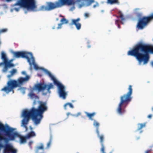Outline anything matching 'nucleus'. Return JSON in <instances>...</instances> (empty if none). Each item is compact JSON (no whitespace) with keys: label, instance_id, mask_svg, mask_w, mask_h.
<instances>
[{"label":"nucleus","instance_id":"nucleus-25","mask_svg":"<svg viewBox=\"0 0 153 153\" xmlns=\"http://www.w3.org/2000/svg\"><path fill=\"white\" fill-rule=\"evenodd\" d=\"M146 123H138V128L137 130H139L142 129L143 127H144L146 126Z\"/></svg>","mask_w":153,"mask_h":153},{"label":"nucleus","instance_id":"nucleus-21","mask_svg":"<svg viewBox=\"0 0 153 153\" xmlns=\"http://www.w3.org/2000/svg\"><path fill=\"white\" fill-rule=\"evenodd\" d=\"M1 59H3L4 62H6L7 60L6 55L4 52H2L1 53Z\"/></svg>","mask_w":153,"mask_h":153},{"label":"nucleus","instance_id":"nucleus-47","mask_svg":"<svg viewBox=\"0 0 153 153\" xmlns=\"http://www.w3.org/2000/svg\"><path fill=\"white\" fill-rule=\"evenodd\" d=\"M88 48H90V46H88Z\"/></svg>","mask_w":153,"mask_h":153},{"label":"nucleus","instance_id":"nucleus-32","mask_svg":"<svg viewBox=\"0 0 153 153\" xmlns=\"http://www.w3.org/2000/svg\"><path fill=\"white\" fill-rule=\"evenodd\" d=\"M99 6V4L97 2H96L95 4L93 5V7L94 8H95L96 7H98Z\"/></svg>","mask_w":153,"mask_h":153},{"label":"nucleus","instance_id":"nucleus-1","mask_svg":"<svg viewBox=\"0 0 153 153\" xmlns=\"http://www.w3.org/2000/svg\"><path fill=\"white\" fill-rule=\"evenodd\" d=\"M47 110L46 103L40 102L37 108L33 107L30 110H24L22 113L23 119L22 121L21 126H23L27 130V125L30 118L32 119L35 124L37 125L39 124L43 117V114Z\"/></svg>","mask_w":153,"mask_h":153},{"label":"nucleus","instance_id":"nucleus-11","mask_svg":"<svg viewBox=\"0 0 153 153\" xmlns=\"http://www.w3.org/2000/svg\"><path fill=\"white\" fill-rule=\"evenodd\" d=\"M53 85L52 83L46 84L44 83H39L35 84L34 86L35 90H37L38 92H44L46 90L45 94L48 93H50L51 91L50 90L53 88Z\"/></svg>","mask_w":153,"mask_h":153},{"label":"nucleus","instance_id":"nucleus-31","mask_svg":"<svg viewBox=\"0 0 153 153\" xmlns=\"http://www.w3.org/2000/svg\"><path fill=\"white\" fill-rule=\"evenodd\" d=\"M51 141H52V140H51V138L49 142L47 144V147L48 148H49V146H50L51 144Z\"/></svg>","mask_w":153,"mask_h":153},{"label":"nucleus","instance_id":"nucleus-14","mask_svg":"<svg viewBox=\"0 0 153 153\" xmlns=\"http://www.w3.org/2000/svg\"><path fill=\"white\" fill-rule=\"evenodd\" d=\"M81 1L84 2L85 3H82L79 5V7L80 8L82 7H88L91 5L92 3L94 2V0H76V1L80 2Z\"/></svg>","mask_w":153,"mask_h":153},{"label":"nucleus","instance_id":"nucleus-44","mask_svg":"<svg viewBox=\"0 0 153 153\" xmlns=\"http://www.w3.org/2000/svg\"><path fill=\"white\" fill-rule=\"evenodd\" d=\"M152 111H153V107H152Z\"/></svg>","mask_w":153,"mask_h":153},{"label":"nucleus","instance_id":"nucleus-39","mask_svg":"<svg viewBox=\"0 0 153 153\" xmlns=\"http://www.w3.org/2000/svg\"><path fill=\"white\" fill-rule=\"evenodd\" d=\"M22 74H23V75H25V76H27V75L26 74V72L25 71H22Z\"/></svg>","mask_w":153,"mask_h":153},{"label":"nucleus","instance_id":"nucleus-23","mask_svg":"<svg viewBox=\"0 0 153 153\" xmlns=\"http://www.w3.org/2000/svg\"><path fill=\"white\" fill-rule=\"evenodd\" d=\"M4 63L5 64V68H6L7 67H13L14 66V65L13 64L9 62H8L7 60L6 61V62H4Z\"/></svg>","mask_w":153,"mask_h":153},{"label":"nucleus","instance_id":"nucleus-6","mask_svg":"<svg viewBox=\"0 0 153 153\" xmlns=\"http://www.w3.org/2000/svg\"><path fill=\"white\" fill-rule=\"evenodd\" d=\"M30 79V76L27 75L25 77H19L16 80H10L7 83V86L2 88L1 91H4L6 93H9L14 88L23 85L24 83L28 82Z\"/></svg>","mask_w":153,"mask_h":153},{"label":"nucleus","instance_id":"nucleus-43","mask_svg":"<svg viewBox=\"0 0 153 153\" xmlns=\"http://www.w3.org/2000/svg\"><path fill=\"white\" fill-rule=\"evenodd\" d=\"M15 10L17 11H18L19 10L18 8H15Z\"/></svg>","mask_w":153,"mask_h":153},{"label":"nucleus","instance_id":"nucleus-46","mask_svg":"<svg viewBox=\"0 0 153 153\" xmlns=\"http://www.w3.org/2000/svg\"><path fill=\"white\" fill-rule=\"evenodd\" d=\"M32 143V142H30V144H31Z\"/></svg>","mask_w":153,"mask_h":153},{"label":"nucleus","instance_id":"nucleus-26","mask_svg":"<svg viewBox=\"0 0 153 153\" xmlns=\"http://www.w3.org/2000/svg\"><path fill=\"white\" fill-rule=\"evenodd\" d=\"M140 10V9L138 8L135 9H134V11H135V13L138 17L140 18L142 16V13H137L136 12L137 10Z\"/></svg>","mask_w":153,"mask_h":153},{"label":"nucleus","instance_id":"nucleus-36","mask_svg":"<svg viewBox=\"0 0 153 153\" xmlns=\"http://www.w3.org/2000/svg\"><path fill=\"white\" fill-rule=\"evenodd\" d=\"M62 23H59L58 25V27H57V29H59L61 28L62 25Z\"/></svg>","mask_w":153,"mask_h":153},{"label":"nucleus","instance_id":"nucleus-38","mask_svg":"<svg viewBox=\"0 0 153 153\" xmlns=\"http://www.w3.org/2000/svg\"><path fill=\"white\" fill-rule=\"evenodd\" d=\"M81 114V113L80 112H79L77 113L76 114L74 115V116L76 117H77L78 116L80 115Z\"/></svg>","mask_w":153,"mask_h":153},{"label":"nucleus","instance_id":"nucleus-40","mask_svg":"<svg viewBox=\"0 0 153 153\" xmlns=\"http://www.w3.org/2000/svg\"><path fill=\"white\" fill-rule=\"evenodd\" d=\"M68 105V103H66L64 105V108L65 109H66V106Z\"/></svg>","mask_w":153,"mask_h":153},{"label":"nucleus","instance_id":"nucleus-17","mask_svg":"<svg viewBox=\"0 0 153 153\" xmlns=\"http://www.w3.org/2000/svg\"><path fill=\"white\" fill-rule=\"evenodd\" d=\"M85 113L86 114V116L88 117L89 119L92 120H93L92 117H94L96 114L95 112H93L92 113H90L87 112H85Z\"/></svg>","mask_w":153,"mask_h":153},{"label":"nucleus","instance_id":"nucleus-27","mask_svg":"<svg viewBox=\"0 0 153 153\" xmlns=\"http://www.w3.org/2000/svg\"><path fill=\"white\" fill-rule=\"evenodd\" d=\"M97 134V136L99 138L100 140V143L101 144H103V140L104 139V136L103 135H100L99 132V134Z\"/></svg>","mask_w":153,"mask_h":153},{"label":"nucleus","instance_id":"nucleus-22","mask_svg":"<svg viewBox=\"0 0 153 153\" xmlns=\"http://www.w3.org/2000/svg\"><path fill=\"white\" fill-rule=\"evenodd\" d=\"M35 133L33 131H31L29 133L26 135V137L27 138H29L35 136Z\"/></svg>","mask_w":153,"mask_h":153},{"label":"nucleus","instance_id":"nucleus-10","mask_svg":"<svg viewBox=\"0 0 153 153\" xmlns=\"http://www.w3.org/2000/svg\"><path fill=\"white\" fill-rule=\"evenodd\" d=\"M153 19V13L150 16H144L138 20L137 27L138 30L143 29Z\"/></svg>","mask_w":153,"mask_h":153},{"label":"nucleus","instance_id":"nucleus-5","mask_svg":"<svg viewBox=\"0 0 153 153\" xmlns=\"http://www.w3.org/2000/svg\"><path fill=\"white\" fill-rule=\"evenodd\" d=\"M76 1L74 0H58L54 3L52 2L47 3L46 5L41 6L38 10L41 11H49L55 8L61 7L67 4L68 5H74Z\"/></svg>","mask_w":153,"mask_h":153},{"label":"nucleus","instance_id":"nucleus-45","mask_svg":"<svg viewBox=\"0 0 153 153\" xmlns=\"http://www.w3.org/2000/svg\"><path fill=\"white\" fill-rule=\"evenodd\" d=\"M56 20H58V19H56Z\"/></svg>","mask_w":153,"mask_h":153},{"label":"nucleus","instance_id":"nucleus-33","mask_svg":"<svg viewBox=\"0 0 153 153\" xmlns=\"http://www.w3.org/2000/svg\"><path fill=\"white\" fill-rule=\"evenodd\" d=\"M30 2L34 5H36L35 4V0H28Z\"/></svg>","mask_w":153,"mask_h":153},{"label":"nucleus","instance_id":"nucleus-42","mask_svg":"<svg viewBox=\"0 0 153 153\" xmlns=\"http://www.w3.org/2000/svg\"><path fill=\"white\" fill-rule=\"evenodd\" d=\"M151 151V150H148L146 151L145 153H149Z\"/></svg>","mask_w":153,"mask_h":153},{"label":"nucleus","instance_id":"nucleus-29","mask_svg":"<svg viewBox=\"0 0 153 153\" xmlns=\"http://www.w3.org/2000/svg\"><path fill=\"white\" fill-rule=\"evenodd\" d=\"M61 22H62V24H67L68 23V21L65 18H62L61 21Z\"/></svg>","mask_w":153,"mask_h":153},{"label":"nucleus","instance_id":"nucleus-28","mask_svg":"<svg viewBox=\"0 0 153 153\" xmlns=\"http://www.w3.org/2000/svg\"><path fill=\"white\" fill-rule=\"evenodd\" d=\"M118 14L119 15V17L121 18L122 21H123L125 19V18L121 11H119L118 12Z\"/></svg>","mask_w":153,"mask_h":153},{"label":"nucleus","instance_id":"nucleus-15","mask_svg":"<svg viewBox=\"0 0 153 153\" xmlns=\"http://www.w3.org/2000/svg\"><path fill=\"white\" fill-rule=\"evenodd\" d=\"M29 61H27L30 65H33L34 66V68L36 70H38L39 69V67L35 62L32 53L31 56H30L29 57Z\"/></svg>","mask_w":153,"mask_h":153},{"label":"nucleus","instance_id":"nucleus-18","mask_svg":"<svg viewBox=\"0 0 153 153\" xmlns=\"http://www.w3.org/2000/svg\"><path fill=\"white\" fill-rule=\"evenodd\" d=\"M10 74L7 75V77L8 78H10L12 76L14 75L17 73V70L16 69H13L10 71Z\"/></svg>","mask_w":153,"mask_h":153},{"label":"nucleus","instance_id":"nucleus-35","mask_svg":"<svg viewBox=\"0 0 153 153\" xmlns=\"http://www.w3.org/2000/svg\"><path fill=\"white\" fill-rule=\"evenodd\" d=\"M68 105L71 108H73L74 106L71 103H67Z\"/></svg>","mask_w":153,"mask_h":153},{"label":"nucleus","instance_id":"nucleus-24","mask_svg":"<svg viewBox=\"0 0 153 153\" xmlns=\"http://www.w3.org/2000/svg\"><path fill=\"white\" fill-rule=\"evenodd\" d=\"M40 149H41L43 150H44L43 145L42 143L40 144V146H37L36 147V153H38L39 152V151Z\"/></svg>","mask_w":153,"mask_h":153},{"label":"nucleus","instance_id":"nucleus-2","mask_svg":"<svg viewBox=\"0 0 153 153\" xmlns=\"http://www.w3.org/2000/svg\"><path fill=\"white\" fill-rule=\"evenodd\" d=\"M149 53H153V46L140 42L136 45L131 50L128 51L127 55L134 56L139 62H143L145 64L149 61ZM152 65L153 66V62Z\"/></svg>","mask_w":153,"mask_h":153},{"label":"nucleus","instance_id":"nucleus-41","mask_svg":"<svg viewBox=\"0 0 153 153\" xmlns=\"http://www.w3.org/2000/svg\"><path fill=\"white\" fill-rule=\"evenodd\" d=\"M152 115L150 114L147 117H148V118L149 119H151L152 118Z\"/></svg>","mask_w":153,"mask_h":153},{"label":"nucleus","instance_id":"nucleus-19","mask_svg":"<svg viewBox=\"0 0 153 153\" xmlns=\"http://www.w3.org/2000/svg\"><path fill=\"white\" fill-rule=\"evenodd\" d=\"M93 125L96 127V131L97 134H99V130L98 127L100 125V124L99 123L94 120L93 123Z\"/></svg>","mask_w":153,"mask_h":153},{"label":"nucleus","instance_id":"nucleus-7","mask_svg":"<svg viewBox=\"0 0 153 153\" xmlns=\"http://www.w3.org/2000/svg\"><path fill=\"white\" fill-rule=\"evenodd\" d=\"M2 134L0 132V153H17V150L11 143H5L1 138Z\"/></svg>","mask_w":153,"mask_h":153},{"label":"nucleus","instance_id":"nucleus-20","mask_svg":"<svg viewBox=\"0 0 153 153\" xmlns=\"http://www.w3.org/2000/svg\"><path fill=\"white\" fill-rule=\"evenodd\" d=\"M107 3L111 4H119V2L118 0H107Z\"/></svg>","mask_w":153,"mask_h":153},{"label":"nucleus","instance_id":"nucleus-9","mask_svg":"<svg viewBox=\"0 0 153 153\" xmlns=\"http://www.w3.org/2000/svg\"><path fill=\"white\" fill-rule=\"evenodd\" d=\"M45 71L48 75L53 81L54 84L58 86L59 97L62 98L63 99H65L66 97L67 94L65 91V87L59 82L49 71L47 70H45Z\"/></svg>","mask_w":153,"mask_h":153},{"label":"nucleus","instance_id":"nucleus-12","mask_svg":"<svg viewBox=\"0 0 153 153\" xmlns=\"http://www.w3.org/2000/svg\"><path fill=\"white\" fill-rule=\"evenodd\" d=\"M12 0H6L7 1ZM15 5L20 6L21 7L26 8L27 9L33 10L36 8V6L34 5L28 0H18L15 4Z\"/></svg>","mask_w":153,"mask_h":153},{"label":"nucleus","instance_id":"nucleus-37","mask_svg":"<svg viewBox=\"0 0 153 153\" xmlns=\"http://www.w3.org/2000/svg\"><path fill=\"white\" fill-rule=\"evenodd\" d=\"M84 16L86 18H88L89 16V14L88 13H85L84 14Z\"/></svg>","mask_w":153,"mask_h":153},{"label":"nucleus","instance_id":"nucleus-34","mask_svg":"<svg viewBox=\"0 0 153 153\" xmlns=\"http://www.w3.org/2000/svg\"><path fill=\"white\" fill-rule=\"evenodd\" d=\"M118 22H119L118 20H116L115 21V23L116 24H117V25L118 27L119 28H120V25L119 24H118Z\"/></svg>","mask_w":153,"mask_h":153},{"label":"nucleus","instance_id":"nucleus-4","mask_svg":"<svg viewBox=\"0 0 153 153\" xmlns=\"http://www.w3.org/2000/svg\"><path fill=\"white\" fill-rule=\"evenodd\" d=\"M128 91L120 97V101L118 104L116 111L120 115L124 114L126 112L125 108L132 99L131 95L132 93V86L129 85L128 88Z\"/></svg>","mask_w":153,"mask_h":153},{"label":"nucleus","instance_id":"nucleus-8","mask_svg":"<svg viewBox=\"0 0 153 153\" xmlns=\"http://www.w3.org/2000/svg\"><path fill=\"white\" fill-rule=\"evenodd\" d=\"M2 134L0 132V153H17V150L11 143H5L1 138Z\"/></svg>","mask_w":153,"mask_h":153},{"label":"nucleus","instance_id":"nucleus-30","mask_svg":"<svg viewBox=\"0 0 153 153\" xmlns=\"http://www.w3.org/2000/svg\"><path fill=\"white\" fill-rule=\"evenodd\" d=\"M102 146V148H101V150L102 153H105L104 152V146L103 144H101Z\"/></svg>","mask_w":153,"mask_h":153},{"label":"nucleus","instance_id":"nucleus-16","mask_svg":"<svg viewBox=\"0 0 153 153\" xmlns=\"http://www.w3.org/2000/svg\"><path fill=\"white\" fill-rule=\"evenodd\" d=\"M80 20V19L78 18L76 19H72V21L71 24L75 25L78 30H79L81 27V24L78 22Z\"/></svg>","mask_w":153,"mask_h":153},{"label":"nucleus","instance_id":"nucleus-48","mask_svg":"<svg viewBox=\"0 0 153 153\" xmlns=\"http://www.w3.org/2000/svg\"><path fill=\"white\" fill-rule=\"evenodd\" d=\"M122 24H123V23L122 22Z\"/></svg>","mask_w":153,"mask_h":153},{"label":"nucleus","instance_id":"nucleus-13","mask_svg":"<svg viewBox=\"0 0 153 153\" xmlns=\"http://www.w3.org/2000/svg\"><path fill=\"white\" fill-rule=\"evenodd\" d=\"M11 53L13 55L14 57L16 58H25L27 59V61H29V57L31 56V53L26 52L23 51L15 52L13 51H11Z\"/></svg>","mask_w":153,"mask_h":153},{"label":"nucleus","instance_id":"nucleus-3","mask_svg":"<svg viewBox=\"0 0 153 153\" xmlns=\"http://www.w3.org/2000/svg\"><path fill=\"white\" fill-rule=\"evenodd\" d=\"M15 128L0 123V132L1 133L3 137L1 139L4 140L5 143H9L10 141L15 140L17 137L20 138L21 143H26L27 138L26 136H22L17 132L15 131Z\"/></svg>","mask_w":153,"mask_h":153}]
</instances>
